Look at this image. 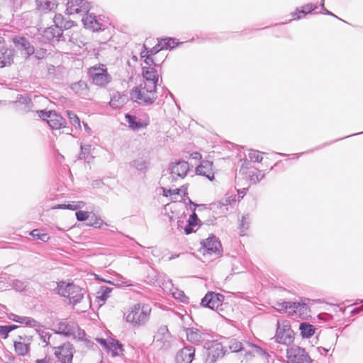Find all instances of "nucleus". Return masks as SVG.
<instances>
[{
    "instance_id": "c03bdc74",
    "label": "nucleus",
    "mask_w": 363,
    "mask_h": 363,
    "mask_svg": "<svg viewBox=\"0 0 363 363\" xmlns=\"http://www.w3.org/2000/svg\"><path fill=\"white\" fill-rule=\"evenodd\" d=\"M30 235L35 239L41 240L43 242H47L50 239V236L47 233H42L39 229H34Z\"/></svg>"
},
{
    "instance_id": "7ed1b4c3",
    "label": "nucleus",
    "mask_w": 363,
    "mask_h": 363,
    "mask_svg": "<svg viewBox=\"0 0 363 363\" xmlns=\"http://www.w3.org/2000/svg\"><path fill=\"white\" fill-rule=\"evenodd\" d=\"M225 342L218 340L206 341L203 345V359L204 363H216L222 359L227 352L223 345Z\"/></svg>"
},
{
    "instance_id": "052dcab7",
    "label": "nucleus",
    "mask_w": 363,
    "mask_h": 363,
    "mask_svg": "<svg viewBox=\"0 0 363 363\" xmlns=\"http://www.w3.org/2000/svg\"><path fill=\"white\" fill-rule=\"evenodd\" d=\"M13 286L16 291H22L26 289V284L21 280L16 279L13 281Z\"/></svg>"
},
{
    "instance_id": "bf43d9fd",
    "label": "nucleus",
    "mask_w": 363,
    "mask_h": 363,
    "mask_svg": "<svg viewBox=\"0 0 363 363\" xmlns=\"http://www.w3.org/2000/svg\"><path fill=\"white\" fill-rule=\"evenodd\" d=\"M53 111H54L40 110L38 111L37 113L40 118L48 123L49 119L51 118V114L52 115Z\"/></svg>"
},
{
    "instance_id": "3c124183",
    "label": "nucleus",
    "mask_w": 363,
    "mask_h": 363,
    "mask_svg": "<svg viewBox=\"0 0 363 363\" xmlns=\"http://www.w3.org/2000/svg\"><path fill=\"white\" fill-rule=\"evenodd\" d=\"M91 146L88 144L81 145L80 149V154L79 155V160H86L89 155L90 154Z\"/></svg>"
},
{
    "instance_id": "f8f14e48",
    "label": "nucleus",
    "mask_w": 363,
    "mask_h": 363,
    "mask_svg": "<svg viewBox=\"0 0 363 363\" xmlns=\"http://www.w3.org/2000/svg\"><path fill=\"white\" fill-rule=\"evenodd\" d=\"M90 3L86 0H72L67 4V11L69 14H81L82 17L89 13Z\"/></svg>"
},
{
    "instance_id": "9b49d317",
    "label": "nucleus",
    "mask_w": 363,
    "mask_h": 363,
    "mask_svg": "<svg viewBox=\"0 0 363 363\" xmlns=\"http://www.w3.org/2000/svg\"><path fill=\"white\" fill-rule=\"evenodd\" d=\"M57 329L55 333L62 335L67 337H75L77 330L80 331L77 323L73 321L62 320L57 324ZM81 332H79L80 335Z\"/></svg>"
},
{
    "instance_id": "473e14b6",
    "label": "nucleus",
    "mask_w": 363,
    "mask_h": 363,
    "mask_svg": "<svg viewBox=\"0 0 363 363\" xmlns=\"http://www.w3.org/2000/svg\"><path fill=\"white\" fill-rule=\"evenodd\" d=\"M308 307L306 303L301 302H292V308L291 315H303L307 314Z\"/></svg>"
},
{
    "instance_id": "f704fd0d",
    "label": "nucleus",
    "mask_w": 363,
    "mask_h": 363,
    "mask_svg": "<svg viewBox=\"0 0 363 363\" xmlns=\"http://www.w3.org/2000/svg\"><path fill=\"white\" fill-rule=\"evenodd\" d=\"M131 167L138 171L145 172L148 169L149 162L144 157H138L130 162Z\"/></svg>"
},
{
    "instance_id": "774afa93",
    "label": "nucleus",
    "mask_w": 363,
    "mask_h": 363,
    "mask_svg": "<svg viewBox=\"0 0 363 363\" xmlns=\"http://www.w3.org/2000/svg\"><path fill=\"white\" fill-rule=\"evenodd\" d=\"M35 363H51V359L45 357L44 359H38L35 360Z\"/></svg>"
},
{
    "instance_id": "864d4df0",
    "label": "nucleus",
    "mask_w": 363,
    "mask_h": 363,
    "mask_svg": "<svg viewBox=\"0 0 363 363\" xmlns=\"http://www.w3.org/2000/svg\"><path fill=\"white\" fill-rule=\"evenodd\" d=\"M293 301H284L281 303H278L277 306L280 308L281 311L286 312L291 315Z\"/></svg>"
},
{
    "instance_id": "4d7b16f0",
    "label": "nucleus",
    "mask_w": 363,
    "mask_h": 363,
    "mask_svg": "<svg viewBox=\"0 0 363 363\" xmlns=\"http://www.w3.org/2000/svg\"><path fill=\"white\" fill-rule=\"evenodd\" d=\"M38 328H35L36 333L39 335L40 340L48 345L49 344L50 338L51 337V335L45 332L44 330H41L38 329Z\"/></svg>"
},
{
    "instance_id": "c9c22d12",
    "label": "nucleus",
    "mask_w": 363,
    "mask_h": 363,
    "mask_svg": "<svg viewBox=\"0 0 363 363\" xmlns=\"http://www.w3.org/2000/svg\"><path fill=\"white\" fill-rule=\"evenodd\" d=\"M210 209L219 217L225 216L228 213L226 205L222 203L220 201L211 203Z\"/></svg>"
},
{
    "instance_id": "412c9836",
    "label": "nucleus",
    "mask_w": 363,
    "mask_h": 363,
    "mask_svg": "<svg viewBox=\"0 0 363 363\" xmlns=\"http://www.w3.org/2000/svg\"><path fill=\"white\" fill-rule=\"evenodd\" d=\"M128 100L129 97L127 94L116 91L111 96L109 105L113 108L117 109L124 106Z\"/></svg>"
},
{
    "instance_id": "a19ab883",
    "label": "nucleus",
    "mask_w": 363,
    "mask_h": 363,
    "mask_svg": "<svg viewBox=\"0 0 363 363\" xmlns=\"http://www.w3.org/2000/svg\"><path fill=\"white\" fill-rule=\"evenodd\" d=\"M16 325H0V336L3 339H6L9 337V333L18 328Z\"/></svg>"
},
{
    "instance_id": "ddd939ff",
    "label": "nucleus",
    "mask_w": 363,
    "mask_h": 363,
    "mask_svg": "<svg viewBox=\"0 0 363 363\" xmlns=\"http://www.w3.org/2000/svg\"><path fill=\"white\" fill-rule=\"evenodd\" d=\"M55 355L62 363H72L73 359V345L67 342L55 348Z\"/></svg>"
},
{
    "instance_id": "e2e57ef3",
    "label": "nucleus",
    "mask_w": 363,
    "mask_h": 363,
    "mask_svg": "<svg viewBox=\"0 0 363 363\" xmlns=\"http://www.w3.org/2000/svg\"><path fill=\"white\" fill-rule=\"evenodd\" d=\"M56 208L60 209H69V210H76L77 208H80V206H76L75 204H60L57 205Z\"/></svg>"
},
{
    "instance_id": "4468645a",
    "label": "nucleus",
    "mask_w": 363,
    "mask_h": 363,
    "mask_svg": "<svg viewBox=\"0 0 363 363\" xmlns=\"http://www.w3.org/2000/svg\"><path fill=\"white\" fill-rule=\"evenodd\" d=\"M186 334L187 340L195 345H199L202 342L208 341L209 334L201 328L194 327L187 328Z\"/></svg>"
},
{
    "instance_id": "aec40b11",
    "label": "nucleus",
    "mask_w": 363,
    "mask_h": 363,
    "mask_svg": "<svg viewBox=\"0 0 363 363\" xmlns=\"http://www.w3.org/2000/svg\"><path fill=\"white\" fill-rule=\"evenodd\" d=\"M15 50L13 48L2 47L0 49V67L11 65L13 62Z\"/></svg>"
},
{
    "instance_id": "39448f33",
    "label": "nucleus",
    "mask_w": 363,
    "mask_h": 363,
    "mask_svg": "<svg viewBox=\"0 0 363 363\" xmlns=\"http://www.w3.org/2000/svg\"><path fill=\"white\" fill-rule=\"evenodd\" d=\"M88 74L92 82L99 86L104 87L112 80V77L108 73L107 68L102 64L90 67Z\"/></svg>"
},
{
    "instance_id": "13d9d810",
    "label": "nucleus",
    "mask_w": 363,
    "mask_h": 363,
    "mask_svg": "<svg viewBox=\"0 0 363 363\" xmlns=\"http://www.w3.org/2000/svg\"><path fill=\"white\" fill-rule=\"evenodd\" d=\"M90 213H89L87 211H77L75 213V216H76V218L78 221H81V222L85 221V220L89 221Z\"/></svg>"
},
{
    "instance_id": "338daca9",
    "label": "nucleus",
    "mask_w": 363,
    "mask_h": 363,
    "mask_svg": "<svg viewBox=\"0 0 363 363\" xmlns=\"http://www.w3.org/2000/svg\"><path fill=\"white\" fill-rule=\"evenodd\" d=\"M222 203L226 205L228 211L229 210V206L231 205L232 202H235V201L233 199H231L230 197L225 198L220 201Z\"/></svg>"
},
{
    "instance_id": "ea45409f",
    "label": "nucleus",
    "mask_w": 363,
    "mask_h": 363,
    "mask_svg": "<svg viewBox=\"0 0 363 363\" xmlns=\"http://www.w3.org/2000/svg\"><path fill=\"white\" fill-rule=\"evenodd\" d=\"M104 223L103 220L99 216H97L94 213H90L89 219L87 223L88 225L98 228H101V225H104Z\"/></svg>"
},
{
    "instance_id": "5fc2aeb1",
    "label": "nucleus",
    "mask_w": 363,
    "mask_h": 363,
    "mask_svg": "<svg viewBox=\"0 0 363 363\" xmlns=\"http://www.w3.org/2000/svg\"><path fill=\"white\" fill-rule=\"evenodd\" d=\"M144 49L146 51V54L151 55V56L155 55L160 50H163L162 46H161V43H160L159 42L156 45H155L153 48H150V49L146 48L145 45H144Z\"/></svg>"
},
{
    "instance_id": "de8ad7c7",
    "label": "nucleus",
    "mask_w": 363,
    "mask_h": 363,
    "mask_svg": "<svg viewBox=\"0 0 363 363\" xmlns=\"http://www.w3.org/2000/svg\"><path fill=\"white\" fill-rule=\"evenodd\" d=\"M111 291H112L111 288L106 286H101L100 291L99 292V294H100V295H99L97 297L99 298V299L101 301L105 302L106 301V299L108 298L109 294Z\"/></svg>"
},
{
    "instance_id": "72a5a7b5",
    "label": "nucleus",
    "mask_w": 363,
    "mask_h": 363,
    "mask_svg": "<svg viewBox=\"0 0 363 363\" xmlns=\"http://www.w3.org/2000/svg\"><path fill=\"white\" fill-rule=\"evenodd\" d=\"M77 289H73V291L70 293V296H69V301L70 303L73 305H76L81 302L82 299L84 298V295L86 293L85 289L77 286Z\"/></svg>"
},
{
    "instance_id": "20e7f679",
    "label": "nucleus",
    "mask_w": 363,
    "mask_h": 363,
    "mask_svg": "<svg viewBox=\"0 0 363 363\" xmlns=\"http://www.w3.org/2000/svg\"><path fill=\"white\" fill-rule=\"evenodd\" d=\"M190 169L188 162L184 160H175L169 164L167 172L169 174L168 177H165L166 174L162 175V179H167L169 182H176L179 179H184L186 177Z\"/></svg>"
},
{
    "instance_id": "1a4fd4ad",
    "label": "nucleus",
    "mask_w": 363,
    "mask_h": 363,
    "mask_svg": "<svg viewBox=\"0 0 363 363\" xmlns=\"http://www.w3.org/2000/svg\"><path fill=\"white\" fill-rule=\"evenodd\" d=\"M17 50L20 51L26 59L29 58L35 52V48L30 41L24 36L14 35L11 38Z\"/></svg>"
},
{
    "instance_id": "2f4dec72",
    "label": "nucleus",
    "mask_w": 363,
    "mask_h": 363,
    "mask_svg": "<svg viewBox=\"0 0 363 363\" xmlns=\"http://www.w3.org/2000/svg\"><path fill=\"white\" fill-rule=\"evenodd\" d=\"M299 330L303 338H310L314 335L315 331V327L307 322L301 323Z\"/></svg>"
},
{
    "instance_id": "5701e85b",
    "label": "nucleus",
    "mask_w": 363,
    "mask_h": 363,
    "mask_svg": "<svg viewBox=\"0 0 363 363\" xmlns=\"http://www.w3.org/2000/svg\"><path fill=\"white\" fill-rule=\"evenodd\" d=\"M57 293L63 297L69 298L70 293H73V289H77V286L73 283H67L64 281H61L57 284L56 287Z\"/></svg>"
},
{
    "instance_id": "f3484780",
    "label": "nucleus",
    "mask_w": 363,
    "mask_h": 363,
    "mask_svg": "<svg viewBox=\"0 0 363 363\" xmlns=\"http://www.w3.org/2000/svg\"><path fill=\"white\" fill-rule=\"evenodd\" d=\"M195 348L193 346H184L176 354L177 363H191L195 357Z\"/></svg>"
},
{
    "instance_id": "0eeeda50",
    "label": "nucleus",
    "mask_w": 363,
    "mask_h": 363,
    "mask_svg": "<svg viewBox=\"0 0 363 363\" xmlns=\"http://www.w3.org/2000/svg\"><path fill=\"white\" fill-rule=\"evenodd\" d=\"M224 296L220 293L208 291L201 299L200 305L201 307L208 308L220 313L223 311V302Z\"/></svg>"
},
{
    "instance_id": "9d476101",
    "label": "nucleus",
    "mask_w": 363,
    "mask_h": 363,
    "mask_svg": "<svg viewBox=\"0 0 363 363\" xmlns=\"http://www.w3.org/2000/svg\"><path fill=\"white\" fill-rule=\"evenodd\" d=\"M62 20V16L55 15L54 22L55 25L46 28L44 31V36L48 40L56 39L57 41L61 40L65 41L66 38L63 36V31L59 26V21Z\"/></svg>"
},
{
    "instance_id": "cd10ccee",
    "label": "nucleus",
    "mask_w": 363,
    "mask_h": 363,
    "mask_svg": "<svg viewBox=\"0 0 363 363\" xmlns=\"http://www.w3.org/2000/svg\"><path fill=\"white\" fill-rule=\"evenodd\" d=\"M31 340L32 337H30L27 342L14 341L15 352L20 356L26 355L30 350Z\"/></svg>"
},
{
    "instance_id": "6e6d98bb",
    "label": "nucleus",
    "mask_w": 363,
    "mask_h": 363,
    "mask_svg": "<svg viewBox=\"0 0 363 363\" xmlns=\"http://www.w3.org/2000/svg\"><path fill=\"white\" fill-rule=\"evenodd\" d=\"M261 154H262V152H260L257 150H251L248 154V157L250 159L251 162H259L262 160V157Z\"/></svg>"
},
{
    "instance_id": "79ce46f5",
    "label": "nucleus",
    "mask_w": 363,
    "mask_h": 363,
    "mask_svg": "<svg viewBox=\"0 0 363 363\" xmlns=\"http://www.w3.org/2000/svg\"><path fill=\"white\" fill-rule=\"evenodd\" d=\"M250 224V218L249 214L242 216L241 223L240 224V235H244V233L248 230Z\"/></svg>"
},
{
    "instance_id": "6e6552de",
    "label": "nucleus",
    "mask_w": 363,
    "mask_h": 363,
    "mask_svg": "<svg viewBox=\"0 0 363 363\" xmlns=\"http://www.w3.org/2000/svg\"><path fill=\"white\" fill-rule=\"evenodd\" d=\"M289 363H311L312 359L304 348L292 346L286 350Z\"/></svg>"
},
{
    "instance_id": "8fccbe9b",
    "label": "nucleus",
    "mask_w": 363,
    "mask_h": 363,
    "mask_svg": "<svg viewBox=\"0 0 363 363\" xmlns=\"http://www.w3.org/2000/svg\"><path fill=\"white\" fill-rule=\"evenodd\" d=\"M67 115L69 118L70 123L74 125L76 128H80L81 125L79 117L72 111H67Z\"/></svg>"
},
{
    "instance_id": "dca6fc26",
    "label": "nucleus",
    "mask_w": 363,
    "mask_h": 363,
    "mask_svg": "<svg viewBox=\"0 0 363 363\" xmlns=\"http://www.w3.org/2000/svg\"><path fill=\"white\" fill-rule=\"evenodd\" d=\"M82 21L86 28L91 29L93 31L104 30L106 28V26L100 22V18L93 13L84 16Z\"/></svg>"
},
{
    "instance_id": "a211bd4d",
    "label": "nucleus",
    "mask_w": 363,
    "mask_h": 363,
    "mask_svg": "<svg viewBox=\"0 0 363 363\" xmlns=\"http://www.w3.org/2000/svg\"><path fill=\"white\" fill-rule=\"evenodd\" d=\"M9 318L14 322L20 324H23L31 328H40L42 325L40 322L37 321L31 317L20 316L14 313H10Z\"/></svg>"
},
{
    "instance_id": "49530a36",
    "label": "nucleus",
    "mask_w": 363,
    "mask_h": 363,
    "mask_svg": "<svg viewBox=\"0 0 363 363\" xmlns=\"http://www.w3.org/2000/svg\"><path fill=\"white\" fill-rule=\"evenodd\" d=\"M15 103H19L21 104L26 105L28 110H30L33 106V104L30 98L26 95H18Z\"/></svg>"
},
{
    "instance_id": "0e129e2a",
    "label": "nucleus",
    "mask_w": 363,
    "mask_h": 363,
    "mask_svg": "<svg viewBox=\"0 0 363 363\" xmlns=\"http://www.w3.org/2000/svg\"><path fill=\"white\" fill-rule=\"evenodd\" d=\"M172 191H173V194L180 195L182 192H183L184 196L188 194L186 192V188L184 187V186H182V189H176Z\"/></svg>"
},
{
    "instance_id": "58836bf2",
    "label": "nucleus",
    "mask_w": 363,
    "mask_h": 363,
    "mask_svg": "<svg viewBox=\"0 0 363 363\" xmlns=\"http://www.w3.org/2000/svg\"><path fill=\"white\" fill-rule=\"evenodd\" d=\"M159 43H161V46H162V49H173L178 45V43L176 42V39L174 38H165L159 40Z\"/></svg>"
},
{
    "instance_id": "6ab92c4d",
    "label": "nucleus",
    "mask_w": 363,
    "mask_h": 363,
    "mask_svg": "<svg viewBox=\"0 0 363 363\" xmlns=\"http://www.w3.org/2000/svg\"><path fill=\"white\" fill-rule=\"evenodd\" d=\"M213 162L208 160H203L196 168V172L199 175L204 176L210 181L214 179V174L212 169Z\"/></svg>"
},
{
    "instance_id": "603ef678",
    "label": "nucleus",
    "mask_w": 363,
    "mask_h": 363,
    "mask_svg": "<svg viewBox=\"0 0 363 363\" xmlns=\"http://www.w3.org/2000/svg\"><path fill=\"white\" fill-rule=\"evenodd\" d=\"M69 41L72 44L76 45L79 48H83L86 43L79 39V33H73L72 35H69Z\"/></svg>"
},
{
    "instance_id": "f03ea898",
    "label": "nucleus",
    "mask_w": 363,
    "mask_h": 363,
    "mask_svg": "<svg viewBox=\"0 0 363 363\" xmlns=\"http://www.w3.org/2000/svg\"><path fill=\"white\" fill-rule=\"evenodd\" d=\"M150 313L151 307L150 305L138 303L129 308L125 320L134 328L141 327L148 322Z\"/></svg>"
},
{
    "instance_id": "c756f323",
    "label": "nucleus",
    "mask_w": 363,
    "mask_h": 363,
    "mask_svg": "<svg viewBox=\"0 0 363 363\" xmlns=\"http://www.w3.org/2000/svg\"><path fill=\"white\" fill-rule=\"evenodd\" d=\"M70 89L79 96H84L88 93V86L86 82L80 80L77 82L72 83Z\"/></svg>"
},
{
    "instance_id": "09e8293b",
    "label": "nucleus",
    "mask_w": 363,
    "mask_h": 363,
    "mask_svg": "<svg viewBox=\"0 0 363 363\" xmlns=\"http://www.w3.org/2000/svg\"><path fill=\"white\" fill-rule=\"evenodd\" d=\"M252 350L251 351L245 352V356H247V355L255 356V354H257V355L264 357L267 354V352L264 350H262L261 347H259L255 345H252Z\"/></svg>"
},
{
    "instance_id": "f257e3e1",
    "label": "nucleus",
    "mask_w": 363,
    "mask_h": 363,
    "mask_svg": "<svg viewBox=\"0 0 363 363\" xmlns=\"http://www.w3.org/2000/svg\"><path fill=\"white\" fill-rule=\"evenodd\" d=\"M157 83L144 82L133 87L130 91V98L140 105H152L157 98Z\"/></svg>"
},
{
    "instance_id": "c85d7f7f",
    "label": "nucleus",
    "mask_w": 363,
    "mask_h": 363,
    "mask_svg": "<svg viewBox=\"0 0 363 363\" xmlns=\"http://www.w3.org/2000/svg\"><path fill=\"white\" fill-rule=\"evenodd\" d=\"M37 9L43 11H51L55 9L57 4L55 0H35Z\"/></svg>"
},
{
    "instance_id": "7c9ffc66",
    "label": "nucleus",
    "mask_w": 363,
    "mask_h": 363,
    "mask_svg": "<svg viewBox=\"0 0 363 363\" xmlns=\"http://www.w3.org/2000/svg\"><path fill=\"white\" fill-rule=\"evenodd\" d=\"M125 118L128 123L129 127L133 130H138L147 125V123L138 121L135 116L126 113Z\"/></svg>"
},
{
    "instance_id": "e433bc0d",
    "label": "nucleus",
    "mask_w": 363,
    "mask_h": 363,
    "mask_svg": "<svg viewBox=\"0 0 363 363\" xmlns=\"http://www.w3.org/2000/svg\"><path fill=\"white\" fill-rule=\"evenodd\" d=\"M225 342V344H228L229 349L233 352H237L240 351L244 350V348L242 347V344L236 340L235 339H230L228 340V338H223V341Z\"/></svg>"
},
{
    "instance_id": "b1692460",
    "label": "nucleus",
    "mask_w": 363,
    "mask_h": 363,
    "mask_svg": "<svg viewBox=\"0 0 363 363\" xmlns=\"http://www.w3.org/2000/svg\"><path fill=\"white\" fill-rule=\"evenodd\" d=\"M318 8V6L314 4H307L301 8H297L296 11L291 13V16L294 20H299L304 17L306 14L311 13Z\"/></svg>"
},
{
    "instance_id": "69168bd1",
    "label": "nucleus",
    "mask_w": 363,
    "mask_h": 363,
    "mask_svg": "<svg viewBox=\"0 0 363 363\" xmlns=\"http://www.w3.org/2000/svg\"><path fill=\"white\" fill-rule=\"evenodd\" d=\"M96 341L106 350L108 345V341L104 338H97Z\"/></svg>"
},
{
    "instance_id": "bb28decb",
    "label": "nucleus",
    "mask_w": 363,
    "mask_h": 363,
    "mask_svg": "<svg viewBox=\"0 0 363 363\" xmlns=\"http://www.w3.org/2000/svg\"><path fill=\"white\" fill-rule=\"evenodd\" d=\"M124 350L123 344L116 339H111L108 341V348L106 349L107 352H111L112 357H117L123 354Z\"/></svg>"
},
{
    "instance_id": "393cba45",
    "label": "nucleus",
    "mask_w": 363,
    "mask_h": 363,
    "mask_svg": "<svg viewBox=\"0 0 363 363\" xmlns=\"http://www.w3.org/2000/svg\"><path fill=\"white\" fill-rule=\"evenodd\" d=\"M142 74L145 82L158 83L159 74L156 68L152 67H143Z\"/></svg>"
},
{
    "instance_id": "a878e982",
    "label": "nucleus",
    "mask_w": 363,
    "mask_h": 363,
    "mask_svg": "<svg viewBox=\"0 0 363 363\" xmlns=\"http://www.w3.org/2000/svg\"><path fill=\"white\" fill-rule=\"evenodd\" d=\"M65 119L55 111L51 114V118L49 119L48 124L52 129H60L65 126Z\"/></svg>"
},
{
    "instance_id": "a18cd8bd",
    "label": "nucleus",
    "mask_w": 363,
    "mask_h": 363,
    "mask_svg": "<svg viewBox=\"0 0 363 363\" xmlns=\"http://www.w3.org/2000/svg\"><path fill=\"white\" fill-rule=\"evenodd\" d=\"M145 51L141 52V57L145 58L144 62L147 65V67H160V64L155 62V60L153 58V56L149 55L147 54H144Z\"/></svg>"
},
{
    "instance_id": "2eb2a0df",
    "label": "nucleus",
    "mask_w": 363,
    "mask_h": 363,
    "mask_svg": "<svg viewBox=\"0 0 363 363\" xmlns=\"http://www.w3.org/2000/svg\"><path fill=\"white\" fill-rule=\"evenodd\" d=\"M201 245L210 254L220 255L223 251L220 240L213 234H211L207 239L203 240Z\"/></svg>"
},
{
    "instance_id": "37998d69",
    "label": "nucleus",
    "mask_w": 363,
    "mask_h": 363,
    "mask_svg": "<svg viewBox=\"0 0 363 363\" xmlns=\"http://www.w3.org/2000/svg\"><path fill=\"white\" fill-rule=\"evenodd\" d=\"M265 174L259 169H256L255 172H250V180L253 184H257L263 179Z\"/></svg>"
},
{
    "instance_id": "4c0bfd02",
    "label": "nucleus",
    "mask_w": 363,
    "mask_h": 363,
    "mask_svg": "<svg viewBox=\"0 0 363 363\" xmlns=\"http://www.w3.org/2000/svg\"><path fill=\"white\" fill-rule=\"evenodd\" d=\"M170 336V333L167 326L162 325L159 328L156 335L157 341H167Z\"/></svg>"
},
{
    "instance_id": "423d86ee",
    "label": "nucleus",
    "mask_w": 363,
    "mask_h": 363,
    "mask_svg": "<svg viewBox=\"0 0 363 363\" xmlns=\"http://www.w3.org/2000/svg\"><path fill=\"white\" fill-rule=\"evenodd\" d=\"M274 338L277 342L286 345L294 342V333L288 320H284L281 323L279 320H277Z\"/></svg>"
},
{
    "instance_id": "4be33fe9",
    "label": "nucleus",
    "mask_w": 363,
    "mask_h": 363,
    "mask_svg": "<svg viewBox=\"0 0 363 363\" xmlns=\"http://www.w3.org/2000/svg\"><path fill=\"white\" fill-rule=\"evenodd\" d=\"M201 225V220L199 218L197 214L195 213V208L194 209V211L190 215L187 224L184 227V233L186 235H189L192 233L196 232V230L199 228Z\"/></svg>"
},
{
    "instance_id": "680f3d73",
    "label": "nucleus",
    "mask_w": 363,
    "mask_h": 363,
    "mask_svg": "<svg viewBox=\"0 0 363 363\" xmlns=\"http://www.w3.org/2000/svg\"><path fill=\"white\" fill-rule=\"evenodd\" d=\"M317 317L319 320H323L324 322L330 321L333 318V315L328 313H321L318 314Z\"/></svg>"
}]
</instances>
